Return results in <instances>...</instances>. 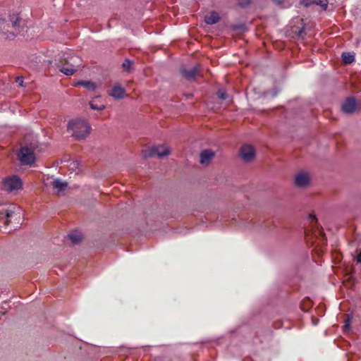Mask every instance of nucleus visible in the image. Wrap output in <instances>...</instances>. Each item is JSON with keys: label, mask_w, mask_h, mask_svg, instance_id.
<instances>
[{"label": "nucleus", "mask_w": 361, "mask_h": 361, "mask_svg": "<svg viewBox=\"0 0 361 361\" xmlns=\"http://www.w3.org/2000/svg\"><path fill=\"white\" fill-rule=\"evenodd\" d=\"M21 22L22 19L19 16L14 13L9 16L8 20L0 19V32H2L6 39H13L20 32Z\"/></svg>", "instance_id": "1"}, {"label": "nucleus", "mask_w": 361, "mask_h": 361, "mask_svg": "<svg viewBox=\"0 0 361 361\" xmlns=\"http://www.w3.org/2000/svg\"><path fill=\"white\" fill-rule=\"evenodd\" d=\"M80 63L81 59L78 56L63 53L59 56V64L57 67L61 73L70 76L76 72Z\"/></svg>", "instance_id": "2"}, {"label": "nucleus", "mask_w": 361, "mask_h": 361, "mask_svg": "<svg viewBox=\"0 0 361 361\" xmlns=\"http://www.w3.org/2000/svg\"><path fill=\"white\" fill-rule=\"evenodd\" d=\"M67 129L75 140H80L89 135L91 127L85 120L74 119L68 122Z\"/></svg>", "instance_id": "3"}, {"label": "nucleus", "mask_w": 361, "mask_h": 361, "mask_svg": "<svg viewBox=\"0 0 361 361\" xmlns=\"http://www.w3.org/2000/svg\"><path fill=\"white\" fill-rule=\"evenodd\" d=\"M170 153L169 149L164 145H157L151 148L142 149V155L144 158L158 157L161 158L164 156L169 155Z\"/></svg>", "instance_id": "4"}, {"label": "nucleus", "mask_w": 361, "mask_h": 361, "mask_svg": "<svg viewBox=\"0 0 361 361\" xmlns=\"http://www.w3.org/2000/svg\"><path fill=\"white\" fill-rule=\"evenodd\" d=\"M21 179L16 175L8 176L4 179L3 188L8 192H13L22 188Z\"/></svg>", "instance_id": "5"}, {"label": "nucleus", "mask_w": 361, "mask_h": 361, "mask_svg": "<svg viewBox=\"0 0 361 361\" xmlns=\"http://www.w3.org/2000/svg\"><path fill=\"white\" fill-rule=\"evenodd\" d=\"M18 158L20 163L25 165H32L35 161L33 151L27 147H23L20 149Z\"/></svg>", "instance_id": "6"}, {"label": "nucleus", "mask_w": 361, "mask_h": 361, "mask_svg": "<svg viewBox=\"0 0 361 361\" xmlns=\"http://www.w3.org/2000/svg\"><path fill=\"white\" fill-rule=\"evenodd\" d=\"M46 186H50L58 193L63 192L68 187V183L59 178L47 179L45 182Z\"/></svg>", "instance_id": "7"}, {"label": "nucleus", "mask_w": 361, "mask_h": 361, "mask_svg": "<svg viewBox=\"0 0 361 361\" xmlns=\"http://www.w3.org/2000/svg\"><path fill=\"white\" fill-rule=\"evenodd\" d=\"M240 154L245 161L248 162L255 158V152L251 145H246L241 147Z\"/></svg>", "instance_id": "8"}, {"label": "nucleus", "mask_w": 361, "mask_h": 361, "mask_svg": "<svg viewBox=\"0 0 361 361\" xmlns=\"http://www.w3.org/2000/svg\"><path fill=\"white\" fill-rule=\"evenodd\" d=\"M356 108V101L353 97L347 98L341 106L342 111L346 114H352Z\"/></svg>", "instance_id": "9"}, {"label": "nucleus", "mask_w": 361, "mask_h": 361, "mask_svg": "<svg viewBox=\"0 0 361 361\" xmlns=\"http://www.w3.org/2000/svg\"><path fill=\"white\" fill-rule=\"evenodd\" d=\"M310 183V176L305 172L299 173L295 178V185L299 188L307 186Z\"/></svg>", "instance_id": "10"}, {"label": "nucleus", "mask_w": 361, "mask_h": 361, "mask_svg": "<svg viewBox=\"0 0 361 361\" xmlns=\"http://www.w3.org/2000/svg\"><path fill=\"white\" fill-rule=\"evenodd\" d=\"M15 212L6 207H0V224L8 225L9 219L13 216Z\"/></svg>", "instance_id": "11"}, {"label": "nucleus", "mask_w": 361, "mask_h": 361, "mask_svg": "<svg viewBox=\"0 0 361 361\" xmlns=\"http://www.w3.org/2000/svg\"><path fill=\"white\" fill-rule=\"evenodd\" d=\"M180 72L183 77H185L186 79L190 80L198 75L199 69L197 66H194L190 69L182 68Z\"/></svg>", "instance_id": "12"}, {"label": "nucleus", "mask_w": 361, "mask_h": 361, "mask_svg": "<svg viewBox=\"0 0 361 361\" xmlns=\"http://www.w3.org/2000/svg\"><path fill=\"white\" fill-rule=\"evenodd\" d=\"M214 157V152L209 149L203 150L200 153V163L202 164H208Z\"/></svg>", "instance_id": "13"}, {"label": "nucleus", "mask_w": 361, "mask_h": 361, "mask_svg": "<svg viewBox=\"0 0 361 361\" xmlns=\"http://www.w3.org/2000/svg\"><path fill=\"white\" fill-rule=\"evenodd\" d=\"M125 94L124 88L121 87L119 85H115L110 93V95L115 99H121Z\"/></svg>", "instance_id": "14"}, {"label": "nucleus", "mask_w": 361, "mask_h": 361, "mask_svg": "<svg viewBox=\"0 0 361 361\" xmlns=\"http://www.w3.org/2000/svg\"><path fill=\"white\" fill-rule=\"evenodd\" d=\"M220 19L219 15L216 11L211 12L209 15L204 17V22L207 25L216 24Z\"/></svg>", "instance_id": "15"}, {"label": "nucleus", "mask_w": 361, "mask_h": 361, "mask_svg": "<svg viewBox=\"0 0 361 361\" xmlns=\"http://www.w3.org/2000/svg\"><path fill=\"white\" fill-rule=\"evenodd\" d=\"M68 237L73 244H78L82 240V235L78 231L71 233L68 234Z\"/></svg>", "instance_id": "16"}, {"label": "nucleus", "mask_w": 361, "mask_h": 361, "mask_svg": "<svg viewBox=\"0 0 361 361\" xmlns=\"http://www.w3.org/2000/svg\"><path fill=\"white\" fill-rule=\"evenodd\" d=\"M77 85H82L88 90H94L96 88V85L89 80H80L77 82Z\"/></svg>", "instance_id": "17"}, {"label": "nucleus", "mask_w": 361, "mask_h": 361, "mask_svg": "<svg viewBox=\"0 0 361 361\" xmlns=\"http://www.w3.org/2000/svg\"><path fill=\"white\" fill-rule=\"evenodd\" d=\"M343 61L346 64H350L355 61L354 54L349 52H343L341 55Z\"/></svg>", "instance_id": "18"}, {"label": "nucleus", "mask_w": 361, "mask_h": 361, "mask_svg": "<svg viewBox=\"0 0 361 361\" xmlns=\"http://www.w3.org/2000/svg\"><path fill=\"white\" fill-rule=\"evenodd\" d=\"M313 4L320 6L323 10H326L328 6V0H314Z\"/></svg>", "instance_id": "19"}, {"label": "nucleus", "mask_w": 361, "mask_h": 361, "mask_svg": "<svg viewBox=\"0 0 361 361\" xmlns=\"http://www.w3.org/2000/svg\"><path fill=\"white\" fill-rule=\"evenodd\" d=\"M90 107L92 109H94V110H102L105 107L104 104H96V100L95 99H92L90 102Z\"/></svg>", "instance_id": "20"}, {"label": "nucleus", "mask_w": 361, "mask_h": 361, "mask_svg": "<svg viewBox=\"0 0 361 361\" xmlns=\"http://www.w3.org/2000/svg\"><path fill=\"white\" fill-rule=\"evenodd\" d=\"M216 94L219 98L223 100L226 99L228 98V94L224 89H219L217 91Z\"/></svg>", "instance_id": "21"}, {"label": "nucleus", "mask_w": 361, "mask_h": 361, "mask_svg": "<svg viewBox=\"0 0 361 361\" xmlns=\"http://www.w3.org/2000/svg\"><path fill=\"white\" fill-rule=\"evenodd\" d=\"M131 66L132 62L128 59H126L122 64L123 68L126 71H128L130 68Z\"/></svg>", "instance_id": "22"}, {"label": "nucleus", "mask_w": 361, "mask_h": 361, "mask_svg": "<svg viewBox=\"0 0 361 361\" xmlns=\"http://www.w3.org/2000/svg\"><path fill=\"white\" fill-rule=\"evenodd\" d=\"M309 219L311 222V224L313 226L314 224H316L317 223V219L314 214H309Z\"/></svg>", "instance_id": "23"}, {"label": "nucleus", "mask_w": 361, "mask_h": 361, "mask_svg": "<svg viewBox=\"0 0 361 361\" xmlns=\"http://www.w3.org/2000/svg\"><path fill=\"white\" fill-rule=\"evenodd\" d=\"M250 2V0H240V5L243 7L247 6Z\"/></svg>", "instance_id": "24"}, {"label": "nucleus", "mask_w": 361, "mask_h": 361, "mask_svg": "<svg viewBox=\"0 0 361 361\" xmlns=\"http://www.w3.org/2000/svg\"><path fill=\"white\" fill-rule=\"evenodd\" d=\"M317 232L318 233V234H319V235H320V237H321L322 240L323 241H324V240H325V238H324V233H323V231H321V230H318Z\"/></svg>", "instance_id": "25"}, {"label": "nucleus", "mask_w": 361, "mask_h": 361, "mask_svg": "<svg viewBox=\"0 0 361 361\" xmlns=\"http://www.w3.org/2000/svg\"><path fill=\"white\" fill-rule=\"evenodd\" d=\"M357 262L361 263V252L357 256Z\"/></svg>", "instance_id": "26"}, {"label": "nucleus", "mask_w": 361, "mask_h": 361, "mask_svg": "<svg viewBox=\"0 0 361 361\" xmlns=\"http://www.w3.org/2000/svg\"><path fill=\"white\" fill-rule=\"evenodd\" d=\"M17 82H19L20 85L23 86V78H17Z\"/></svg>", "instance_id": "27"}, {"label": "nucleus", "mask_w": 361, "mask_h": 361, "mask_svg": "<svg viewBox=\"0 0 361 361\" xmlns=\"http://www.w3.org/2000/svg\"><path fill=\"white\" fill-rule=\"evenodd\" d=\"M274 1L277 4H281L283 0H274Z\"/></svg>", "instance_id": "28"}, {"label": "nucleus", "mask_w": 361, "mask_h": 361, "mask_svg": "<svg viewBox=\"0 0 361 361\" xmlns=\"http://www.w3.org/2000/svg\"><path fill=\"white\" fill-rule=\"evenodd\" d=\"M303 30H304V27H302V28L300 29V30L299 31V35H300V36H301L302 32H303Z\"/></svg>", "instance_id": "29"}, {"label": "nucleus", "mask_w": 361, "mask_h": 361, "mask_svg": "<svg viewBox=\"0 0 361 361\" xmlns=\"http://www.w3.org/2000/svg\"><path fill=\"white\" fill-rule=\"evenodd\" d=\"M307 1V0H305V1H304V5H305V6H307L309 5L308 1Z\"/></svg>", "instance_id": "30"}, {"label": "nucleus", "mask_w": 361, "mask_h": 361, "mask_svg": "<svg viewBox=\"0 0 361 361\" xmlns=\"http://www.w3.org/2000/svg\"><path fill=\"white\" fill-rule=\"evenodd\" d=\"M345 327H348H348H349V324H348V323H346V324H345Z\"/></svg>", "instance_id": "31"}, {"label": "nucleus", "mask_w": 361, "mask_h": 361, "mask_svg": "<svg viewBox=\"0 0 361 361\" xmlns=\"http://www.w3.org/2000/svg\"><path fill=\"white\" fill-rule=\"evenodd\" d=\"M314 235L317 236V234L316 233V231H314Z\"/></svg>", "instance_id": "32"}]
</instances>
